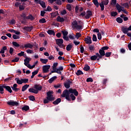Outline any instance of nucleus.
Returning <instances> with one entry per match:
<instances>
[{
	"label": "nucleus",
	"instance_id": "obj_1",
	"mask_svg": "<svg viewBox=\"0 0 131 131\" xmlns=\"http://www.w3.org/2000/svg\"><path fill=\"white\" fill-rule=\"evenodd\" d=\"M70 94H74L76 97L78 96V92L76 89H70L69 90H65L61 95L62 98H66L68 101H71V98H70Z\"/></svg>",
	"mask_w": 131,
	"mask_h": 131
},
{
	"label": "nucleus",
	"instance_id": "obj_2",
	"mask_svg": "<svg viewBox=\"0 0 131 131\" xmlns=\"http://www.w3.org/2000/svg\"><path fill=\"white\" fill-rule=\"evenodd\" d=\"M72 27L75 30L79 31V30L83 29V23L81 21L77 22L76 20H74L73 22L72 23Z\"/></svg>",
	"mask_w": 131,
	"mask_h": 131
},
{
	"label": "nucleus",
	"instance_id": "obj_3",
	"mask_svg": "<svg viewBox=\"0 0 131 131\" xmlns=\"http://www.w3.org/2000/svg\"><path fill=\"white\" fill-rule=\"evenodd\" d=\"M53 94H54V92H53V91H49L47 93L46 99L43 100L44 104H48V103H50V102H53V101H55V100H56V98L54 97Z\"/></svg>",
	"mask_w": 131,
	"mask_h": 131
},
{
	"label": "nucleus",
	"instance_id": "obj_4",
	"mask_svg": "<svg viewBox=\"0 0 131 131\" xmlns=\"http://www.w3.org/2000/svg\"><path fill=\"white\" fill-rule=\"evenodd\" d=\"M99 53H96L98 58H97V61H100V59H102L103 56H105V51L102 49H100L99 51Z\"/></svg>",
	"mask_w": 131,
	"mask_h": 131
},
{
	"label": "nucleus",
	"instance_id": "obj_5",
	"mask_svg": "<svg viewBox=\"0 0 131 131\" xmlns=\"http://www.w3.org/2000/svg\"><path fill=\"white\" fill-rule=\"evenodd\" d=\"M30 61H31V58L30 57H26L25 59L24 60V64L25 65V66H27V67H28V68H30V64H29V62H30Z\"/></svg>",
	"mask_w": 131,
	"mask_h": 131
},
{
	"label": "nucleus",
	"instance_id": "obj_6",
	"mask_svg": "<svg viewBox=\"0 0 131 131\" xmlns=\"http://www.w3.org/2000/svg\"><path fill=\"white\" fill-rule=\"evenodd\" d=\"M50 68H51L50 65H45L42 66V72L43 73H48L50 71Z\"/></svg>",
	"mask_w": 131,
	"mask_h": 131
},
{
	"label": "nucleus",
	"instance_id": "obj_7",
	"mask_svg": "<svg viewBox=\"0 0 131 131\" xmlns=\"http://www.w3.org/2000/svg\"><path fill=\"white\" fill-rule=\"evenodd\" d=\"M7 104L8 105H9V106H18V105H19V103L13 100H10L7 102Z\"/></svg>",
	"mask_w": 131,
	"mask_h": 131
},
{
	"label": "nucleus",
	"instance_id": "obj_8",
	"mask_svg": "<svg viewBox=\"0 0 131 131\" xmlns=\"http://www.w3.org/2000/svg\"><path fill=\"white\" fill-rule=\"evenodd\" d=\"M72 83V81L70 80H68L66 82L64 83V86L66 89H69L70 88V84Z\"/></svg>",
	"mask_w": 131,
	"mask_h": 131
},
{
	"label": "nucleus",
	"instance_id": "obj_9",
	"mask_svg": "<svg viewBox=\"0 0 131 131\" xmlns=\"http://www.w3.org/2000/svg\"><path fill=\"white\" fill-rule=\"evenodd\" d=\"M34 46V45L31 44V43H25V49L26 50H27V49H30L31 50H32Z\"/></svg>",
	"mask_w": 131,
	"mask_h": 131
},
{
	"label": "nucleus",
	"instance_id": "obj_10",
	"mask_svg": "<svg viewBox=\"0 0 131 131\" xmlns=\"http://www.w3.org/2000/svg\"><path fill=\"white\" fill-rule=\"evenodd\" d=\"M84 41L87 45H91L92 43V37H88L85 38Z\"/></svg>",
	"mask_w": 131,
	"mask_h": 131
},
{
	"label": "nucleus",
	"instance_id": "obj_11",
	"mask_svg": "<svg viewBox=\"0 0 131 131\" xmlns=\"http://www.w3.org/2000/svg\"><path fill=\"white\" fill-rule=\"evenodd\" d=\"M93 15V13H92V12L91 10H88L86 12V15L85 16V19H90L91 18V16Z\"/></svg>",
	"mask_w": 131,
	"mask_h": 131
},
{
	"label": "nucleus",
	"instance_id": "obj_12",
	"mask_svg": "<svg viewBox=\"0 0 131 131\" xmlns=\"http://www.w3.org/2000/svg\"><path fill=\"white\" fill-rule=\"evenodd\" d=\"M34 89H36V91H37V92H39V91H41L42 89V86L40 85V84H35L34 86Z\"/></svg>",
	"mask_w": 131,
	"mask_h": 131
},
{
	"label": "nucleus",
	"instance_id": "obj_13",
	"mask_svg": "<svg viewBox=\"0 0 131 131\" xmlns=\"http://www.w3.org/2000/svg\"><path fill=\"white\" fill-rule=\"evenodd\" d=\"M56 42L57 46H59L60 45H62L63 42H64V41L63 40V39H56Z\"/></svg>",
	"mask_w": 131,
	"mask_h": 131
},
{
	"label": "nucleus",
	"instance_id": "obj_14",
	"mask_svg": "<svg viewBox=\"0 0 131 131\" xmlns=\"http://www.w3.org/2000/svg\"><path fill=\"white\" fill-rule=\"evenodd\" d=\"M4 89L7 91V92H9V93H12L13 91H12V89H11V87L10 86H7V85H4Z\"/></svg>",
	"mask_w": 131,
	"mask_h": 131
},
{
	"label": "nucleus",
	"instance_id": "obj_15",
	"mask_svg": "<svg viewBox=\"0 0 131 131\" xmlns=\"http://www.w3.org/2000/svg\"><path fill=\"white\" fill-rule=\"evenodd\" d=\"M29 92L30 93H33V94H38L37 90H36L35 88H30L29 89Z\"/></svg>",
	"mask_w": 131,
	"mask_h": 131
},
{
	"label": "nucleus",
	"instance_id": "obj_16",
	"mask_svg": "<svg viewBox=\"0 0 131 131\" xmlns=\"http://www.w3.org/2000/svg\"><path fill=\"white\" fill-rule=\"evenodd\" d=\"M24 30H26V31H28L29 32H30L32 29H33V27H24Z\"/></svg>",
	"mask_w": 131,
	"mask_h": 131
},
{
	"label": "nucleus",
	"instance_id": "obj_17",
	"mask_svg": "<svg viewBox=\"0 0 131 131\" xmlns=\"http://www.w3.org/2000/svg\"><path fill=\"white\" fill-rule=\"evenodd\" d=\"M56 21L57 22H64L65 19L63 17H61V16H58L56 18Z\"/></svg>",
	"mask_w": 131,
	"mask_h": 131
},
{
	"label": "nucleus",
	"instance_id": "obj_18",
	"mask_svg": "<svg viewBox=\"0 0 131 131\" xmlns=\"http://www.w3.org/2000/svg\"><path fill=\"white\" fill-rule=\"evenodd\" d=\"M63 69H64L62 66L59 67V68L56 70L57 73H58V74H61L62 72H61V71H63Z\"/></svg>",
	"mask_w": 131,
	"mask_h": 131
},
{
	"label": "nucleus",
	"instance_id": "obj_19",
	"mask_svg": "<svg viewBox=\"0 0 131 131\" xmlns=\"http://www.w3.org/2000/svg\"><path fill=\"white\" fill-rule=\"evenodd\" d=\"M34 19V17H33L32 14H29L28 16L26 17L27 20H31V21H33Z\"/></svg>",
	"mask_w": 131,
	"mask_h": 131
},
{
	"label": "nucleus",
	"instance_id": "obj_20",
	"mask_svg": "<svg viewBox=\"0 0 131 131\" xmlns=\"http://www.w3.org/2000/svg\"><path fill=\"white\" fill-rule=\"evenodd\" d=\"M98 58H99V56H98V55L96 54V55L92 56L90 57V59L91 60H92V61H96V60H98Z\"/></svg>",
	"mask_w": 131,
	"mask_h": 131
},
{
	"label": "nucleus",
	"instance_id": "obj_21",
	"mask_svg": "<svg viewBox=\"0 0 131 131\" xmlns=\"http://www.w3.org/2000/svg\"><path fill=\"white\" fill-rule=\"evenodd\" d=\"M5 51H8V48L6 46H4L1 49L0 54H5Z\"/></svg>",
	"mask_w": 131,
	"mask_h": 131
},
{
	"label": "nucleus",
	"instance_id": "obj_22",
	"mask_svg": "<svg viewBox=\"0 0 131 131\" xmlns=\"http://www.w3.org/2000/svg\"><path fill=\"white\" fill-rule=\"evenodd\" d=\"M20 34L19 33H16V34H13L12 36L13 38L14 39H19L20 38Z\"/></svg>",
	"mask_w": 131,
	"mask_h": 131
},
{
	"label": "nucleus",
	"instance_id": "obj_23",
	"mask_svg": "<svg viewBox=\"0 0 131 131\" xmlns=\"http://www.w3.org/2000/svg\"><path fill=\"white\" fill-rule=\"evenodd\" d=\"M51 15L52 18H55V17H57V16H58V15H59V13H58V11H56V12H52V13H51Z\"/></svg>",
	"mask_w": 131,
	"mask_h": 131
},
{
	"label": "nucleus",
	"instance_id": "obj_24",
	"mask_svg": "<svg viewBox=\"0 0 131 131\" xmlns=\"http://www.w3.org/2000/svg\"><path fill=\"white\" fill-rule=\"evenodd\" d=\"M61 102V98H58L55 101L53 102L54 105H58L59 103Z\"/></svg>",
	"mask_w": 131,
	"mask_h": 131
},
{
	"label": "nucleus",
	"instance_id": "obj_25",
	"mask_svg": "<svg viewBox=\"0 0 131 131\" xmlns=\"http://www.w3.org/2000/svg\"><path fill=\"white\" fill-rule=\"evenodd\" d=\"M73 47V45H72L71 44H69L68 45H67V46L66 47V50L68 51H71Z\"/></svg>",
	"mask_w": 131,
	"mask_h": 131
},
{
	"label": "nucleus",
	"instance_id": "obj_26",
	"mask_svg": "<svg viewBox=\"0 0 131 131\" xmlns=\"http://www.w3.org/2000/svg\"><path fill=\"white\" fill-rule=\"evenodd\" d=\"M28 88H29V84L24 85L22 87L21 92H25V91H26L27 90V89H28Z\"/></svg>",
	"mask_w": 131,
	"mask_h": 131
},
{
	"label": "nucleus",
	"instance_id": "obj_27",
	"mask_svg": "<svg viewBox=\"0 0 131 131\" xmlns=\"http://www.w3.org/2000/svg\"><path fill=\"white\" fill-rule=\"evenodd\" d=\"M63 38L64 39V40H67V41H68L69 40V38L68 37V33H63Z\"/></svg>",
	"mask_w": 131,
	"mask_h": 131
},
{
	"label": "nucleus",
	"instance_id": "obj_28",
	"mask_svg": "<svg viewBox=\"0 0 131 131\" xmlns=\"http://www.w3.org/2000/svg\"><path fill=\"white\" fill-rule=\"evenodd\" d=\"M59 64V63H58V62H54L53 63V66L52 67L53 70H57V67L58 66V65Z\"/></svg>",
	"mask_w": 131,
	"mask_h": 131
},
{
	"label": "nucleus",
	"instance_id": "obj_29",
	"mask_svg": "<svg viewBox=\"0 0 131 131\" xmlns=\"http://www.w3.org/2000/svg\"><path fill=\"white\" fill-rule=\"evenodd\" d=\"M56 78H57V76H54L48 80V82L49 83H52L53 81H54V80H56Z\"/></svg>",
	"mask_w": 131,
	"mask_h": 131
},
{
	"label": "nucleus",
	"instance_id": "obj_30",
	"mask_svg": "<svg viewBox=\"0 0 131 131\" xmlns=\"http://www.w3.org/2000/svg\"><path fill=\"white\" fill-rule=\"evenodd\" d=\"M121 18H123V20L124 21H127V20H128V17H126V15L122 14L120 15Z\"/></svg>",
	"mask_w": 131,
	"mask_h": 131
},
{
	"label": "nucleus",
	"instance_id": "obj_31",
	"mask_svg": "<svg viewBox=\"0 0 131 131\" xmlns=\"http://www.w3.org/2000/svg\"><path fill=\"white\" fill-rule=\"evenodd\" d=\"M101 3L103 4L104 6H107V5L109 4V0H102Z\"/></svg>",
	"mask_w": 131,
	"mask_h": 131
},
{
	"label": "nucleus",
	"instance_id": "obj_32",
	"mask_svg": "<svg viewBox=\"0 0 131 131\" xmlns=\"http://www.w3.org/2000/svg\"><path fill=\"white\" fill-rule=\"evenodd\" d=\"M89 50L90 51V52H94V51H95V50H96V49L95 48V46L94 45H90L89 46Z\"/></svg>",
	"mask_w": 131,
	"mask_h": 131
},
{
	"label": "nucleus",
	"instance_id": "obj_33",
	"mask_svg": "<svg viewBox=\"0 0 131 131\" xmlns=\"http://www.w3.org/2000/svg\"><path fill=\"white\" fill-rule=\"evenodd\" d=\"M117 10H118V13H120L122 11V7L120 5H118L116 6Z\"/></svg>",
	"mask_w": 131,
	"mask_h": 131
},
{
	"label": "nucleus",
	"instance_id": "obj_34",
	"mask_svg": "<svg viewBox=\"0 0 131 131\" xmlns=\"http://www.w3.org/2000/svg\"><path fill=\"white\" fill-rule=\"evenodd\" d=\"M40 62H41L42 64H47V63H48V61L49 60L48 59L40 58Z\"/></svg>",
	"mask_w": 131,
	"mask_h": 131
},
{
	"label": "nucleus",
	"instance_id": "obj_35",
	"mask_svg": "<svg viewBox=\"0 0 131 131\" xmlns=\"http://www.w3.org/2000/svg\"><path fill=\"white\" fill-rule=\"evenodd\" d=\"M15 80H16V83L18 84H22L23 82H22V79H21L20 80L19 78H16L15 79Z\"/></svg>",
	"mask_w": 131,
	"mask_h": 131
},
{
	"label": "nucleus",
	"instance_id": "obj_36",
	"mask_svg": "<svg viewBox=\"0 0 131 131\" xmlns=\"http://www.w3.org/2000/svg\"><path fill=\"white\" fill-rule=\"evenodd\" d=\"M67 10H68L70 12L72 11V7H71V4H67Z\"/></svg>",
	"mask_w": 131,
	"mask_h": 131
},
{
	"label": "nucleus",
	"instance_id": "obj_37",
	"mask_svg": "<svg viewBox=\"0 0 131 131\" xmlns=\"http://www.w3.org/2000/svg\"><path fill=\"white\" fill-rule=\"evenodd\" d=\"M12 45L14 47H15L16 48H19V47H20V45H19V43H18L16 41H13L12 42Z\"/></svg>",
	"mask_w": 131,
	"mask_h": 131
},
{
	"label": "nucleus",
	"instance_id": "obj_38",
	"mask_svg": "<svg viewBox=\"0 0 131 131\" xmlns=\"http://www.w3.org/2000/svg\"><path fill=\"white\" fill-rule=\"evenodd\" d=\"M38 73V70H36L34 72H32V75L31 77V78H33V77H34L35 75H36V74H37Z\"/></svg>",
	"mask_w": 131,
	"mask_h": 131
},
{
	"label": "nucleus",
	"instance_id": "obj_39",
	"mask_svg": "<svg viewBox=\"0 0 131 131\" xmlns=\"http://www.w3.org/2000/svg\"><path fill=\"white\" fill-rule=\"evenodd\" d=\"M93 2L95 6H96L97 8H99V2H98V0H93Z\"/></svg>",
	"mask_w": 131,
	"mask_h": 131
},
{
	"label": "nucleus",
	"instance_id": "obj_40",
	"mask_svg": "<svg viewBox=\"0 0 131 131\" xmlns=\"http://www.w3.org/2000/svg\"><path fill=\"white\" fill-rule=\"evenodd\" d=\"M116 21L118 23H122V22H123V20L120 17H117L116 18Z\"/></svg>",
	"mask_w": 131,
	"mask_h": 131
},
{
	"label": "nucleus",
	"instance_id": "obj_41",
	"mask_svg": "<svg viewBox=\"0 0 131 131\" xmlns=\"http://www.w3.org/2000/svg\"><path fill=\"white\" fill-rule=\"evenodd\" d=\"M39 5L42 7V8H46L47 6H46V3L43 1H41V2L39 3Z\"/></svg>",
	"mask_w": 131,
	"mask_h": 131
},
{
	"label": "nucleus",
	"instance_id": "obj_42",
	"mask_svg": "<svg viewBox=\"0 0 131 131\" xmlns=\"http://www.w3.org/2000/svg\"><path fill=\"white\" fill-rule=\"evenodd\" d=\"M117 14H118V13H117V12H116V11H115V12L113 11L111 13L112 17H116V16H117Z\"/></svg>",
	"mask_w": 131,
	"mask_h": 131
},
{
	"label": "nucleus",
	"instance_id": "obj_43",
	"mask_svg": "<svg viewBox=\"0 0 131 131\" xmlns=\"http://www.w3.org/2000/svg\"><path fill=\"white\" fill-rule=\"evenodd\" d=\"M38 63V61H36V62H34V65L33 66H30V69H33L34 67H35L36 65H37V63Z\"/></svg>",
	"mask_w": 131,
	"mask_h": 131
},
{
	"label": "nucleus",
	"instance_id": "obj_44",
	"mask_svg": "<svg viewBox=\"0 0 131 131\" xmlns=\"http://www.w3.org/2000/svg\"><path fill=\"white\" fill-rule=\"evenodd\" d=\"M76 74L78 76L79 75H82V74H83V73L81 70H78L76 73Z\"/></svg>",
	"mask_w": 131,
	"mask_h": 131
},
{
	"label": "nucleus",
	"instance_id": "obj_45",
	"mask_svg": "<svg viewBox=\"0 0 131 131\" xmlns=\"http://www.w3.org/2000/svg\"><path fill=\"white\" fill-rule=\"evenodd\" d=\"M8 31H9V32H11V33H20V32H16L15 31V30L13 29H9L8 30Z\"/></svg>",
	"mask_w": 131,
	"mask_h": 131
},
{
	"label": "nucleus",
	"instance_id": "obj_46",
	"mask_svg": "<svg viewBox=\"0 0 131 131\" xmlns=\"http://www.w3.org/2000/svg\"><path fill=\"white\" fill-rule=\"evenodd\" d=\"M29 109V106L28 105L24 106L23 107H22V110L24 111H27Z\"/></svg>",
	"mask_w": 131,
	"mask_h": 131
},
{
	"label": "nucleus",
	"instance_id": "obj_47",
	"mask_svg": "<svg viewBox=\"0 0 131 131\" xmlns=\"http://www.w3.org/2000/svg\"><path fill=\"white\" fill-rule=\"evenodd\" d=\"M69 37L70 39H75V35L74 34H70L69 35Z\"/></svg>",
	"mask_w": 131,
	"mask_h": 131
},
{
	"label": "nucleus",
	"instance_id": "obj_48",
	"mask_svg": "<svg viewBox=\"0 0 131 131\" xmlns=\"http://www.w3.org/2000/svg\"><path fill=\"white\" fill-rule=\"evenodd\" d=\"M74 93H72L70 95V98H71L72 101H74V100H75V99H76V97H75V96H74V95H73Z\"/></svg>",
	"mask_w": 131,
	"mask_h": 131
},
{
	"label": "nucleus",
	"instance_id": "obj_49",
	"mask_svg": "<svg viewBox=\"0 0 131 131\" xmlns=\"http://www.w3.org/2000/svg\"><path fill=\"white\" fill-rule=\"evenodd\" d=\"M39 23L43 24L46 23L47 22V20H46V18H43L42 19H39Z\"/></svg>",
	"mask_w": 131,
	"mask_h": 131
},
{
	"label": "nucleus",
	"instance_id": "obj_50",
	"mask_svg": "<svg viewBox=\"0 0 131 131\" xmlns=\"http://www.w3.org/2000/svg\"><path fill=\"white\" fill-rule=\"evenodd\" d=\"M29 100H30V101H35V98L34 96L32 95L30 96L29 97Z\"/></svg>",
	"mask_w": 131,
	"mask_h": 131
},
{
	"label": "nucleus",
	"instance_id": "obj_51",
	"mask_svg": "<svg viewBox=\"0 0 131 131\" xmlns=\"http://www.w3.org/2000/svg\"><path fill=\"white\" fill-rule=\"evenodd\" d=\"M90 69V66H89V65H86L84 67V70H85V71H89Z\"/></svg>",
	"mask_w": 131,
	"mask_h": 131
},
{
	"label": "nucleus",
	"instance_id": "obj_52",
	"mask_svg": "<svg viewBox=\"0 0 131 131\" xmlns=\"http://www.w3.org/2000/svg\"><path fill=\"white\" fill-rule=\"evenodd\" d=\"M99 6L101 8V11H104V4L101 3H101L99 4Z\"/></svg>",
	"mask_w": 131,
	"mask_h": 131
},
{
	"label": "nucleus",
	"instance_id": "obj_53",
	"mask_svg": "<svg viewBox=\"0 0 131 131\" xmlns=\"http://www.w3.org/2000/svg\"><path fill=\"white\" fill-rule=\"evenodd\" d=\"M4 85L2 86H0V92H1V94H4V89H5V88L4 87Z\"/></svg>",
	"mask_w": 131,
	"mask_h": 131
},
{
	"label": "nucleus",
	"instance_id": "obj_54",
	"mask_svg": "<svg viewBox=\"0 0 131 131\" xmlns=\"http://www.w3.org/2000/svg\"><path fill=\"white\" fill-rule=\"evenodd\" d=\"M9 23L10 24H12V25L16 24V20H15L14 19H12L9 21Z\"/></svg>",
	"mask_w": 131,
	"mask_h": 131
},
{
	"label": "nucleus",
	"instance_id": "obj_55",
	"mask_svg": "<svg viewBox=\"0 0 131 131\" xmlns=\"http://www.w3.org/2000/svg\"><path fill=\"white\" fill-rule=\"evenodd\" d=\"M56 4L59 6H61V5H62V1H61V0H56Z\"/></svg>",
	"mask_w": 131,
	"mask_h": 131
},
{
	"label": "nucleus",
	"instance_id": "obj_56",
	"mask_svg": "<svg viewBox=\"0 0 131 131\" xmlns=\"http://www.w3.org/2000/svg\"><path fill=\"white\" fill-rule=\"evenodd\" d=\"M19 11H23L25 10V7L23 5H19Z\"/></svg>",
	"mask_w": 131,
	"mask_h": 131
},
{
	"label": "nucleus",
	"instance_id": "obj_57",
	"mask_svg": "<svg viewBox=\"0 0 131 131\" xmlns=\"http://www.w3.org/2000/svg\"><path fill=\"white\" fill-rule=\"evenodd\" d=\"M92 40H93V41H97V36H96V35L93 34V38H92Z\"/></svg>",
	"mask_w": 131,
	"mask_h": 131
},
{
	"label": "nucleus",
	"instance_id": "obj_58",
	"mask_svg": "<svg viewBox=\"0 0 131 131\" xmlns=\"http://www.w3.org/2000/svg\"><path fill=\"white\" fill-rule=\"evenodd\" d=\"M85 11H83L79 14V16L82 17H84V16H85Z\"/></svg>",
	"mask_w": 131,
	"mask_h": 131
},
{
	"label": "nucleus",
	"instance_id": "obj_59",
	"mask_svg": "<svg viewBox=\"0 0 131 131\" xmlns=\"http://www.w3.org/2000/svg\"><path fill=\"white\" fill-rule=\"evenodd\" d=\"M111 54H112V52H106L105 53V56L108 58V57H110L111 56Z\"/></svg>",
	"mask_w": 131,
	"mask_h": 131
},
{
	"label": "nucleus",
	"instance_id": "obj_60",
	"mask_svg": "<svg viewBox=\"0 0 131 131\" xmlns=\"http://www.w3.org/2000/svg\"><path fill=\"white\" fill-rule=\"evenodd\" d=\"M66 14H67V11L66 10H63L60 12L61 15H66Z\"/></svg>",
	"mask_w": 131,
	"mask_h": 131
},
{
	"label": "nucleus",
	"instance_id": "obj_61",
	"mask_svg": "<svg viewBox=\"0 0 131 131\" xmlns=\"http://www.w3.org/2000/svg\"><path fill=\"white\" fill-rule=\"evenodd\" d=\"M23 83H27L28 82V79H21Z\"/></svg>",
	"mask_w": 131,
	"mask_h": 131
},
{
	"label": "nucleus",
	"instance_id": "obj_62",
	"mask_svg": "<svg viewBox=\"0 0 131 131\" xmlns=\"http://www.w3.org/2000/svg\"><path fill=\"white\" fill-rule=\"evenodd\" d=\"M26 52L27 53V54H32L33 53V50L28 49L26 50Z\"/></svg>",
	"mask_w": 131,
	"mask_h": 131
},
{
	"label": "nucleus",
	"instance_id": "obj_63",
	"mask_svg": "<svg viewBox=\"0 0 131 131\" xmlns=\"http://www.w3.org/2000/svg\"><path fill=\"white\" fill-rule=\"evenodd\" d=\"M78 10H79V7L78 6H76L75 8V11L76 14L78 13Z\"/></svg>",
	"mask_w": 131,
	"mask_h": 131
},
{
	"label": "nucleus",
	"instance_id": "obj_64",
	"mask_svg": "<svg viewBox=\"0 0 131 131\" xmlns=\"http://www.w3.org/2000/svg\"><path fill=\"white\" fill-rule=\"evenodd\" d=\"M17 55H18L19 57H22L23 56H24V52L21 51L20 53H18Z\"/></svg>",
	"mask_w": 131,
	"mask_h": 131
}]
</instances>
